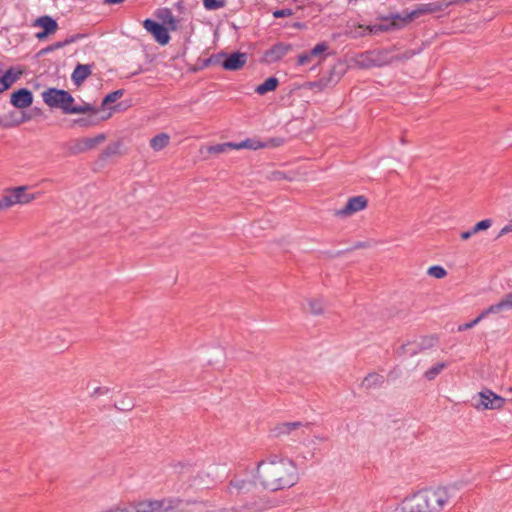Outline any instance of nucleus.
Returning a JSON list of instances; mask_svg holds the SVG:
<instances>
[{
  "mask_svg": "<svg viewBox=\"0 0 512 512\" xmlns=\"http://www.w3.org/2000/svg\"><path fill=\"white\" fill-rule=\"evenodd\" d=\"M254 479L262 488L275 492L294 486L299 475L294 461L271 454L257 463Z\"/></svg>",
  "mask_w": 512,
  "mask_h": 512,
  "instance_id": "obj_1",
  "label": "nucleus"
},
{
  "mask_svg": "<svg viewBox=\"0 0 512 512\" xmlns=\"http://www.w3.org/2000/svg\"><path fill=\"white\" fill-rule=\"evenodd\" d=\"M449 501L450 494L446 487L423 489L406 497L396 510L398 512H441Z\"/></svg>",
  "mask_w": 512,
  "mask_h": 512,
  "instance_id": "obj_2",
  "label": "nucleus"
},
{
  "mask_svg": "<svg viewBox=\"0 0 512 512\" xmlns=\"http://www.w3.org/2000/svg\"><path fill=\"white\" fill-rule=\"evenodd\" d=\"M182 503L179 498L144 499L130 502L132 512H174Z\"/></svg>",
  "mask_w": 512,
  "mask_h": 512,
  "instance_id": "obj_3",
  "label": "nucleus"
},
{
  "mask_svg": "<svg viewBox=\"0 0 512 512\" xmlns=\"http://www.w3.org/2000/svg\"><path fill=\"white\" fill-rule=\"evenodd\" d=\"M27 186L8 188L0 198V211L6 210L14 205H25L36 199L35 194L26 193Z\"/></svg>",
  "mask_w": 512,
  "mask_h": 512,
  "instance_id": "obj_4",
  "label": "nucleus"
},
{
  "mask_svg": "<svg viewBox=\"0 0 512 512\" xmlns=\"http://www.w3.org/2000/svg\"><path fill=\"white\" fill-rule=\"evenodd\" d=\"M106 135L101 133L94 137H82L70 140L65 148L69 155H79L96 149L106 141Z\"/></svg>",
  "mask_w": 512,
  "mask_h": 512,
  "instance_id": "obj_5",
  "label": "nucleus"
},
{
  "mask_svg": "<svg viewBox=\"0 0 512 512\" xmlns=\"http://www.w3.org/2000/svg\"><path fill=\"white\" fill-rule=\"evenodd\" d=\"M43 101L52 108H60L67 114L73 97L65 90L50 88L42 93Z\"/></svg>",
  "mask_w": 512,
  "mask_h": 512,
  "instance_id": "obj_6",
  "label": "nucleus"
},
{
  "mask_svg": "<svg viewBox=\"0 0 512 512\" xmlns=\"http://www.w3.org/2000/svg\"><path fill=\"white\" fill-rule=\"evenodd\" d=\"M504 403V396L497 395L489 389H483L473 397V406L478 410L500 409Z\"/></svg>",
  "mask_w": 512,
  "mask_h": 512,
  "instance_id": "obj_7",
  "label": "nucleus"
},
{
  "mask_svg": "<svg viewBox=\"0 0 512 512\" xmlns=\"http://www.w3.org/2000/svg\"><path fill=\"white\" fill-rule=\"evenodd\" d=\"M111 399L114 406L122 411H128L134 407V398L124 389L123 386H112Z\"/></svg>",
  "mask_w": 512,
  "mask_h": 512,
  "instance_id": "obj_8",
  "label": "nucleus"
},
{
  "mask_svg": "<svg viewBox=\"0 0 512 512\" xmlns=\"http://www.w3.org/2000/svg\"><path fill=\"white\" fill-rule=\"evenodd\" d=\"M368 205V201L365 196L359 195L348 199L345 206L335 212L338 217L346 218L359 211L364 210Z\"/></svg>",
  "mask_w": 512,
  "mask_h": 512,
  "instance_id": "obj_9",
  "label": "nucleus"
},
{
  "mask_svg": "<svg viewBox=\"0 0 512 512\" xmlns=\"http://www.w3.org/2000/svg\"><path fill=\"white\" fill-rule=\"evenodd\" d=\"M457 2L458 1L447 2L445 0H441V1H434V2L420 4L415 10H413L408 15V17H409V19L412 20V19H414L420 15H423V14L437 13V12L443 11L444 9L449 7L451 4L457 3Z\"/></svg>",
  "mask_w": 512,
  "mask_h": 512,
  "instance_id": "obj_10",
  "label": "nucleus"
},
{
  "mask_svg": "<svg viewBox=\"0 0 512 512\" xmlns=\"http://www.w3.org/2000/svg\"><path fill=\"white\" fill-rule=\"evenodd\" d=\"M143 27L153 35V37L155 38V40L160 44V45H166L169 40H170V36H169V33H168V30L167 28H165L163 25L151 20V19H146L144 22H143Z\"/></svg>",
  "mask_w": 512,
  "mask_h": 512,
  "instance_id": "obj_11",
  "label": "nucleus"
},
{
  "mask_svg": "<svg viewBox=\"0 0 512 512\" xmlns=\"http://www.w3.org/2000/svg\"><path fill=\"white\" fill-rule=\"evenodd\" d=\"M11 104L16 108H27L32 104L33 96L28 89H20L11 94Z\"/></svg>",
  "mask_w": 512,
  "mask_h": 512,
  "instance_id": "obj_12",
  "label": "nucleus"
},
{
  "mask_svg": "<svg viewBox=\"0 0 512 512\" xmlns=\"http://www.w3.org/2000/svg\"><path fill=\"white\" fill-rule=\"evenodd\" d=\"M247 62V55L241 52L230 54L222 63L225 70L236 71L241 69Z\"/></svg>",
  "mask_w": 512,
  "mask_h": 512,
  "instance_id": "obj_13",
  "label": "nucleus"
},
{
  "mask_svg": "<svg viewBox=\"0 0 512 512\" xmlns=\"http://www.w3.org/2000/svg\"><path fill=\"white\" fill-rule=\"evenodd\" d=\"M304 175L305 174L300 173L299 170H291L288 172H285L282 170H273L267 174L266 178L269 181H274V182H279V181H283V180L292 182V181L298 180L301 176H304Z\"/></svg>",
  "mask_w": 512,
  "mask_h": 512,
  "instance_id": "obj_14",
  "label": "nucleus"
},
{
  "mask_svg": "<svg viewBox=\"0 0 512 512\" xmlns=\"http://www.w3.org/2000/svg\"><path fill=\"white\" fill-rule=\"evenodd\" d=\"M252 487V482L245 479H232L227 486V493L231 496H239L247 493Z\"/></svg>",
  "mask_w": 512,
  "mask_h": 512,
  "instance_id": "obj_15",
  "label": "nucleus"
},
{
  "mask_svg": "<svg viewBox=\"0 0 512 512\" xmlns=\"http://www.w3.org/2000/svg\"><path fill=\"white\" fill-rule=\"evenodd\" d=\"M310 427L309 423H303V422H284L281 424H278L275 427V433L277 436H287L291 435L293 432L306 428L308 429Z\"/></svg>",
  "mask_w": 512,
  "mask_h": 512,
  "instance_id": "obj_16",
  "label": "nucleus"
},
{
  "mask_svg": "<svg viewBox=\"0 0 512 512\" xmlns=\"http://www.w3.org/2000/svg\"><path fill=\"white\" fill-rule=\"evenodd\" d=\"M22 75V71L15 68L8 69L0 75V93L9 89Z\"/></svg>",
  "mask_w": 512,
  "mask_h": 512,
  "instance_id": "obj_17",
  "label": "nucleus"
},
{
  "mask_svg": "<svg viewBox=\"0 0 512 512\" xmlns=\"http://www.w3.org/2000/svg\"><path fill=\"white\" fill-rule=\"evenodd\" d=\"M305 310L314 316H321L325 313V305L321 298L309 297L305 300Z\"/></svg>",
  "mask_w": 512,
  "mask_h": 512,
  "instance_id": "obj_18",
  "label": "nucleus"
},
{
  "mask_svg": "<svg viewBox=\"0 0 512 512\" xmlns=\"http://www.w3.org/2000/svg\"><path fill=\"white\" fill-rule=\"evenodd\" d=\"M290 50L289 45H285L283 43L274 45L270 50H268L265 54L268 62H277L282 59L287 52Z\"/></svg>",
  "mask_w": 512,
  "mask_h": 512,
  "instance_id": "obj_19",
  "label": "nucleus"
},
{
  "mask_svg": "<svg viewBox=\"0 0 512 512\" xmlns=\"http://www.w3.org/2000/svg\"><path fill=\"white\" fill-rule=\"evenodd\" d=\"M353 65L358 69H369L375 67L372 51L356 55L352 59Z\"/></svg>",
  "mask_w": 512,
  "mask_h": 512,
  "instance_id": "obj_20",
  "label": "nucleus"
},
{
  "mask_svg": "<svg viewBox=\"0 0 512 512\" xmlns=\"http://www.w3.org/2000/svg\"><path fill=\"white\" fill-rule=\"evenodd\" d=\"M448 366L447 361H438L434 363L431 367H429L423 374V378L425 381L431 382L436 380L438 375H440Z\"/></svg>",
  "mask_w": 512,
  "mask_h": 512,
  "instance_id": "obj_21",
  "label": "nucleus"
},
{
  "mask_svg": "<svg viewBox=\"0 0 512 512\" xmlns=\"http://www.w3.org/2000/svg\"><path fill=\"white\" fill-rule=\"evenodd\" d=\"M378 30L377 26H363V25H353L347 26L345 30V35L350 36L352 38L362 37L366 34V32H376Z\"/></svg>",
  "mask_w": 512,
  "mask_h": 512,
  "instance_id": "obj_22",
  "label": "nucleus"
},
{
  "mask_svg": "<svg viewBox=\"0 0 512 512\" xmlns=\"http://www.w3.org/2000/svg\"><path fill=\"white\" fill-rule=\"evenodd\" d=\"M375 67L386 66L394 62L393 56H390L388 50L372 51Z\"/></svg>",
  "mask_w": 512,
  "mask_h": 512,
  "instance_id": "obj_23",
  "label": "nucleus"
},
{
  "mask_svg": "<svg viewBox=\"0 0 512 512\" xmlns=\"http://www.w3.org/2000/svg\"><path fill=\"white\" fill-rule=\"evenodd\" d=\"M268 147V144H264V142L258 139H246L239 143H233V149H250V150H258L262 148Z\"/></svg>",
  "mask_w": 512,
  "mask_h": 512,
  "instance_id": "obj_24",
  "label": "nucleus"
},
{
  "mask_svg": "<svg viewBox=\"0 0 512 512\" xmlns=\"http://www.w3.org/2000/svg\"><path fill=\"white\" fill-rule=\"evenodd\" d=\"M35 26L43 28L46 33H54L57 28V22L50 16H41L35 21Z\"/></svg>",
  "mask_w": 512,
  "mask_h": 512,
  "instance_id": "obj_25",
  "label": "nucleus"
},
{
  "mask_svg": "<svg viewBox=\"0 0 512 512\" xmlns=\"http://www.w3.org/2000/svg\"><path fill=\"white\" fill-rule=\"evenodd\" d=\"M157 17L161 19L163 23L168 26L169 29H177L178 21L176 20L170 9L166 8L159 10L157 13Z\"/></svg>",
  "mask_w": 512,
  "mask_h": 512,
  "instance_id": "obj_26",
  "label": "nucleus"
},
{
  "mask_svg": "<svg viewBox=\"0 0 512 512\" xmlns=\"http://www.w3.org/2000/svg\"><path fill=\"white\" fill-rule=\"evenodd\" d=\"M90 74V66L79 64L73 71L72 79L75 82V84L80 85Z\"/></svg>",
  "mask_w": 512,
  "mask_h": 512,
  "instance_id": "obj_27",
  "label": "nucleus"
},
{
  "mask_svg": "<svg viewBox=\"0 0 512 512\" xmlns=\"http://www.w3.org/2000/svg\"><path fill=\"white\" fill-rule=\"evenodd\" d=\"M170 136L166 133H160L150 140V146L154 151H161L168 146Z\"/></svg>",
  "mask_w": 512,
  "mask_h": 512,
  "instance_id": "obj_28",
  "label": "nucleus"
},
{
  "mask_svg": "<svg viewBox=\"0 0 512 512\" xmlns=\"http://www.w3.org/2000/svg\"><path fill=\"white\" fill-rule=\"evenodd\" d=\"M419 351V346L414 343V342H407V343H404L402 344L398 349H397V355L401 358H407L409 356H414L418 353Z\"/></svg>",
  "mask_w": 512,
  "mask_h": 512,
  "instance_id": "obj_29",
  "label": "nucleus"
},
{
  "mask_svg": "<svg viewBox=\"0 0 512 512\" xmlns=\"http://www.w3.org/2000/svg\"><path fill=\"white\" fill-rule=\"evenodd\" d=\"M278 79L275 77L267 78L262 84L256 87L255 92L264 95L267 92L274 91L278 86Z\"/></svg>",
  "mask_w": 512,
  "mask_h": 512,
  "instance_id": "obj_30",
  "label": "nucleus"
},
{
  "mask_svg": "<svg viewBox=\"0 0 512 512\" xmlns=\"http://www.w3.org/2000/svg\"><path fill=\"white\" fill-rule=\"evenodd\" d=\"M226 361V351L223 347H218L209 355V364L224 365Z\"/></svg>",
  "mask_w": 512,
  "mask_h": 512,
  "instance_id": "obj_31",
  "label": "nucleus"
},
{
  "mask_svg": "<svg viewBox=\"0 0 512 512\" xmlns=\"http://www.w3.org/2000/svg\"><path fill=\"white\" fill-rule=\"evenodd\" d=\"M122 147H123L122 141H116L114 143L109 144L103 151L102 155L105 158L112 157V156H120L123 154Z\"/></svg>",
  "mask_w": 512,
  "mask_h": 512,
  "instance_id": "obj_32",
  "label": "nucleus"
},
{
  "mask_svg": "<svg viewBox=\"0 0 512 512\" xmlns=\"http://www.w3.org/2000/svg\"><path fill=\"white\" fill-rule=\"evenodd\" d=\"M229 149H233V142H227V143H221V144L208 146L207 152L210 154H221V153H225Z\"/></svg>",
  "mask_w": 512,
  "mask_h": 512,
  "instance_id": "obj_33",
  "label": "nucleus"
},
{
  "mask_svg": "<svg viewBox=\"0 0 512 512\" xmlns=\"http://www.w3.org/2000/svg\"><path fill=\"white\" fill-rule=\"evenodd\" d=\"M427 274L436 279H443L447 276V271L442 266L434 265L428 268Z\"/></svg>",
  "mask_w": 512,
  "mask_h": 512,
  "instance_id": "obj_34",
  "label": "nucleus"
},
{
  "mask_svg": "<svg viewBox=\"0 0 512 512\" xmlns=\"http://www.w3.org/2000/svg\"><path fill=\"white\" fill-rule=\"evenodd\" d=\"M328 50V45L324 42L317 44L309 53L312 58H318L321 61L324 57L323 54Z\"/></svg>",
  "mask_w": 512,
  "mask_h": 512,
  "instance_id": "obj_35",
  "label": "nucleus"
},
{
  "mask_svg": "<svg viewBox=\"0 0 512 512\" xmlns=\"http://www.w3.org/2000/svg\"><path fill=\"white\" fill-rule=\"evenodd\" d=\"M503 312H504V310L502 309L500 303L497 302V303H495L493 305H490L489 307L485 308L480 313V318L484 319L487 316H489L490 314H500V313H503Z\"/></svg>",
  "mask_w": 512,
  "mask_h": 512,
  "instance_id": "obj_36",
  "label": "nucleus"
},
{
  "mask_svg": "<svg viewBox=\"0 0 512 512\" xmlns=\"http://www.w3.org/2000/svg\"><path fill=\"white\" fill-rule=\"evenodd\" d=\"M226 0H203V6L206 10H217L225 7Z\"/></svg>",
  "mask_w": 512,
  "mask_h": 512,
  "instance_id": "obj_37",
  "label": "nucleus"
},
{
  "mask_svg": "<svg viewBox=\"0 0 512 512\" xmlns=\"http://www.w3.org/2000/svg\"><path fill=\"white\" fill-rule=\"evenodd\" d=\"M93 111L95 113V110L90 104H84L82 106H72L70 105L67 114H81V113H87Z\"/></svg>",
  "mask_w": 512,
  "mask_h": 512,
  "instance_id": "obj_38",
  "label": "nucleus"
},
{
  "mask_svg": "<svg viewBox=\"0 0 512 512\" xmlns=\"http://www.w3.org/2000/svg\"><path fill=\"white\" fill-rule=\"evenodd\" d=\"M364 382L367 384L383 383L385 382V377L378 372H371L365 377Z\"/></svg>",
  "mask_w": 512,
  "mask_h": 512,
  "instance_id": "obj_39",
  "label": "nucleus"
},
{
  "mask_svg": "<svg viewBox=\"0 0 512 512\" xmlns=\"http://www.w3.org/2000/svg\"><path fill=\"white\" fill-rule=\"evenodd\" d=\"M99 123V120L95 117V115L90 116L88 118H81L78 120H75V124L81 126V127H90L97 125Z\"/></svg>",
  "mask_w": 512,
  "mask_h": 512,
  "instance_id": "obj_40",
  "label": "nucleus"
},
{
  "mask_svg": "<svg viewBox=\"0 0 512 512\" xmlns=\"http://www.w3.org/2000/svg\"><path fill=\"white\" fill-rule=\"evenodd\" d=\"M492 225V220L491 219H485V220H482L478 223H476L473 228H472V232H474L475 234L480 232V231H484V230H487L491 227Z\"/></svg>",
  "mask_w": 512,
  "mask_h": 512,
  "instance_id": "obj_41",
  "label": "nucleus"
},
{
  "mask_svg": "<svg viewBox=\"0 0 512 512\" xmlns=\"http://www.w3.org/2000/svg\"><path fill=\"white\" fill-rule=\"evenodd\" d=\"M122 90H117L109 93L102 101V105L105 106L109 103L115 102L122 96Z\"/></svg>",
  "mask_w": 512,
  "mask_h": 512,
  "instance_id": "obj_42",
  "label": "nucleus"
},
{
  "mask_svg": "<svg viewBox=\"0 0 512 512\" xmlns=\"http://www.w3.org/2000/svg\"><path fill=\"white\" fill-rule=\"evenodd\" d=\"M502 309L504 312L509 311L512 309V292L506 294L504 297H502L499 301Z\"/></svg>",
  "mask_w": 512,
  "mask_h": 512,
  "instance_id": "obj_43",
  "label": "nucleus"
},
{
  "mask_svg": "<svg viewBox=\"0 0 512 512\" xmlns=\"http://www.w3.org/2000/svg\"><path fill=\"white\" fill-rule=\"evenodd\" d=\"M481 320H483L482 318H480V314L475 318L473 319L472 321L468 322V323H464L460 326H458V331H465V330H468V329H471L473 328L474 326H476Z\"/></svg>",
  "mask_w": 512,
  "mask_h": 512,
  "instance_id": "obj_44",
  "label": "nucleus"
},
{
  "mask_svg": "<svg viewBox=\"0 0 512 512\" xmlns=\"http://www.w3.org/2000/svg\"><path fill=\"white\" fill-rule=\"evenodd\" d=\"M90 394H91V396H95V397L102 396L105 394L111 395V388H109L107 386H103V387L98 386V387L94 388L93 392H91Z\"/></svg>",
  "mask_w": 512,
  "mask_h": 512,
  "instance_id": "obj_45",
  "label": "nucleus"
},
{
  "mask_svg": "<svg viewBox=\"0 0 512 512\" xmlns=\"http://www.w3.org/2000/svg\"><path fill=\"white\" fill-rule=\"evenodd\" d=\"M108 512H132V509L130 508V503H127L112 506L108 509Z\"/></svg>",
  "mask_w": 512,
  "mask_h": 512,
  "instance_id": "obj_46",
  "label": "nucleus"
},
{
  "mask_svg": "<svg viewBox=\"0 0 512 512\" xmlns=\"http://www.w3.org/2000/svg\"><path fill=\"white\" fill-rule=\"evenodd\" d=\"M415 53L413 51H407L401 55L393 56L394 62L395 61H405L413 57Z\"/></svg>",
  "mask_w": 512,
  "mask_h": 512,
  "instance_id": "obj_47",
  "label": "nucleus"
},
{
  "mask_svg": "<svg viewBox=\"0 0 512 512\" xmlns=\"http://www.w3.org/2000/svg\"><path fill=\"white\" fill-rule=\"evenodd\" d=\"M312 56L311 54L308 52V53H303L301 55L298 56V64L299 65H305L309 62H311L312 60Z\"/></svg>",
  "mask_w": 512,
  "mask_h": 512,
  "instance_id": "obj_48",
  "label": "nucleus"
},
{
  "mask_svg": "<svg viewBox=\"0 0 512 512\" xmlns=\"http://www.w3.org/2000/svg\"><path fill=\"white\" fill-rule=\"evenodd\" d=\"M264 144H268V147H279L283 144V139L271 138L268 141L264 142Z\"/></svg>",
  "mask_w": 512,
  "mask_h": 512,
  "instance_id": "obj_49",
  "label": "nucleus"
},
{
  "mask_svg": "<svg viewBox=\"0 0 512 512\" xmlns=\"http://www.w3.org/2000/svg\"><path fill=\"white\" fill-rule=\"evenodd\" d=\"M274 17L276 18H281V17H286V16H290L292 15V12L290 9H282V10H277L273 13Z\"/></svg>",
  "mask_w": 512,
  "mask_h": 512,
  "instance_id": "obj_50",
  "label": "nucleus"
},
{
  "mask_svg": "<svg viewBox=\"0 0 512 512\" xmlns=\"http://www.w3.org/2000/svg\"><path fill=\"white\" fill-rule=\"evenodd\" d=\"M310 88H319V89H323L327 86V81L325 80H320L318 82H312L309 84Z\"/></svg>",
  "mask_w": 512,
  "mask_h": 512,
  "instance_id": "obj_51",
  "label": "nucleus"
},
{
  "mask_svg": "<svg viewBox=\"0 0 512 512\" xmlns=\"http://www.w3.org/2000/svg\"><path fill=\"white\" fill-rule=\"evenodd\" d=\"M72 40H65L64 42H58V43H55L53 46H51L50 48H48V50H53V49H59V48H62L64 47L65 45L71 43Z\"/></svg>",
  "mask_w": 512,
  "mask_h": 512,
  "instance_id": "obj_52",
  "label": "nucleus"
},
{
  "mask_svg": "<svg viewBox=\"0 0 512 512\" xmlns=\"http://www.w3.org/2000/svg\"><path fill=\"white\" fill-rule=\"evenodd\" d=\"M475 233L472 232V229L469 230V231H464L460 234V237L462 240H468L472 235H474Z\"/></svg>",
  "mask_w": 512,
  "mask_h": 512,
  "instance_id": "obj_53",
  "label": "nucleus"
},
{
  "mask_svg": "<svg viewBox=\"0 0 512 512\" xmlns=\"http://www.w3.org/2000/svg\"><path fill=\"white\" fill-rule=\"evenodd\" d=\"M512 231V226L511 225H506L505 227L502 228V230L500 231L499 233V237L505 235L506 233H509Z\"/></svg>",
  "mask_w": 512,
  "mask_h": 512,
  "instance_id": "obj_54",
  "label": "nucleus"
},
{
  "mask_svg": "<svg viewBox=\"0 0 512 512\" xmlns=\"http://www.w3.org/2000/svg\"><path fill=\"white\" fill-rule=\"evenodd\" d=\"M49 34H50V33H46V31H44V30H43L42 32H38V33H37V35H36V37H37L38 39H43V38L47 37Z\"/></svg>",
  "mask_w": 512,
  "mask_h": 512,
  "instance_id": "obj_55",
  "label": "nucleus"
},
{
  "mask_svg": "<svg viewBox=\"0 0 512 512\" xmlns=\"http://www.w3.org/2000/svg\"><path fill=\"white\" fill-rule=\"evenodd\" d=\"M124 0H104L107 4H119L122 3Z\"/></svg>",
  "mask_w": 512,
  "mask_h": 512,
  "instance_id": "obj_56",
  "label": "nucleus"
},
{
  "mask_svg": "<svg viewBox=\"0 0 512 512\" xmlns=\"http://www.w3.org/2000/svg\"><path fill=\"white\" fill-rule=\"evenodd\" d=\"M508 392H509L510 394H512V386H509V388H508Z\"/></svg>",
  "mask_w": 512,
  "mask_h": 512,
  "instance_id": "obj_57",
  "label": "nucleus"
}]
</instances>
